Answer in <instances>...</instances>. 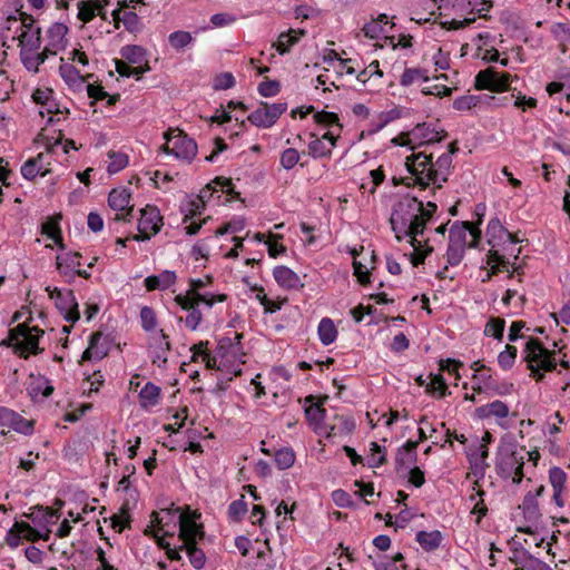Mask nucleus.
<instances>
[{
    "mask_svg": "<svg viewBox=\"0 0 570 570\" xmlns=\"http://www.w3.org/2000/svg\"><path fill=\"white\" fill-rule=\"evenodd\" d=\"M436 134L430 130L426 124L415 126L410 132L395 137L393 142L399 146H406L412 154L405 157V168L409 176L405 177L406 185L417 186L421 189L435 191L448 180L452 168V148L439 155L435 159L432 153L426 150L415 151L416 147L429 145L435 140Z\"/></svg>",
    "mask_w": 570,
    "mask_h": 570,
    "instance_id": "obj_1",
    "label": "nucleus"
},
{
    "mask_svg": "<svg viewBox=\"0 0 570 570\" xmlns=\"http://www.w3.org/2000/svg\"><path fill=\"white\" fill-rule=\"evenodd\" d=\"M435 210V203L428 200L424 204L423 200L410 194L395 195L391 200L392 229L397 239L406 238L413 247V265L423 263L428 254L433 250L429 245L430 238L424 237V229Z\"/></svg>",
    "mask_w": 570,
    "mask_h": 570,
    "instance_id": "obj_2",
    "label": "nucleus"
},
{
    "mask_svg": "<svg viewBox=\"0 0 570 570\" xmlns=\"http://www.w3.org/2000/svg\"><path fill=\"white\" fill-rule=\"evenodd\" d=\"M489 249L480 265V279L489 282L492 276L507 273L511 276L515 271V261L521 253L520 239L511 234L498 218L489 222L487 227Z\"/></svg>",
    "mask_w": 570,
    "mask_h": 570,
    "instance_id": "obj_3",
    "label": "nucleus"
},
{
    "mask_svg": "<svg viewBox=\"0 0 570 570\" xmlns=\"http://www.w3.org/2000/svg\"><path fill=\"white\" fill-rule=\"evenodd\" d=\"M227 296L214 289L212 277L190 278L188 288L175 296L174 301L181 311L186 312L185 326L190 331H197L203 323L204 309H210L218 303H224Z\"/></svg>",
    "mask_w": 570,
    "mask_h": 570,
    "instance_id": "obj_4",
    "label": "nucleus"
},
{
    "mask_svg": "<svg viewBox=\"0 0 570 570\" xmlns=\"http://www.w3.org/2000/svg\"><path fill=\"white\" fill-rule=\"evenodd\" d=\"M198 519L199 514L195 511L171 505L153 512L146 533L159 541V539L173 537L178 530L180 540L190 542L200 532L202 523L198 522Z\"/></svg>",
    "mask_w": 570,
    "mask_h": 570,
    "instance_id": "obj_5",
    "label": "nucleus"
},
{
    "mask_svg": "<svg viewBox=\"0 0 570 570\" xmlns=\"http://www.w3.org/2000/svg\"><path fill=\"white\" fill-rule=\"evenodd\" d=\"M314 121L326 130L322 134H309L308 154L314 159L330 158L342 132L340 118L335 112L316 111Z\"/></svg>",
    "mask_w": 570,
    "mask_h": 570,
    "instance_id": "obj_6",
    "label": "nucleus"
},
{
    "mask_svg": "<svg viewBox=\"0 0 570 570\" xmlns=\"http://www.w3.org/2000/svg\"><path fill=\"white\" fill-rule=\"evenodd\" d=\"M243 335L235 333L233 337H222L213 354L215 370L230 375H239L245 363V352L240 343Z\"/></svg>",
    "mask_w": 570,
    "mask_h": 570,
    "instance_id": "obj_7",
    "label": "nucleus"
},
{
    "mask_svg": "<svg viewBox=\"0 0 570 570\" xmlns=\"http://www.w3.org/2000/svg\"><path fill=\"white\" fill-rule=\"evenodd\" d=\"M524 449H520L514 439L507 434L501 438L497 453V469L504 478L520 483L523 478Z\"/></svg>",
    "mask_w": 570,
    "mask_h": 570,
    "instance_id": "obj_8",
    "label": "nucleus"
},
{
    "mask_svg": "<svg viewBox=\"0 0 570 570\" xmlns=\"http://www.w3.org/2000/svg\"><path fill=\"white\" fill-rule=\"evenodd\" d=\"M165 142L161 150L183 164H191L198 148L197 144L187 134L177 128H170L164 134Z\"/></svg>",
    "mask_w": 570,
    "mask_h": 570,
    "instance_id": "obj_9",
    "label": "nucleus"
},
{
    "mask_svg": "<svg viewBox=\"0 0 570 570\" xmlns=\"http://www.w3.org/2000/svg\"><path fill=\"white\" fill-rule=\"evenodd\" d=\"M523 354L529 368L538 380L542 379L546 372H550L557 366L554 352L547 350L535 338L527 341Z\"/></svg>",
    "mask_w": 570,
    "mask_h": 570,
    "instance_id": "obj_10",
    "label": "nucleus"
},
{
    "mask_svg": "<svg viewBox=\"0 0 570 570\" xmlns=\"http://www.w3.org/2000/svg\"><path fill=\"white\" fill-rule=\"evenodd\" d=\"M42 335L43 332L37 326L23 323L10 330L8 342L21 356L27 357L40 351L39 341Z\"/></svg>",
    "mask_w": 570,
    "mask_h": 570,
    "instance_id": "obj_11",
    "label": "nucleus"
},
{
    "mask_svg": "<svg viewBox=\"0 0 570 570\" xmlns=\"http://www.w3.org/2000/svg\"><path fill=\"white\" fill-rule=\"evenodd\" d=\"M492 441L490 432H485L482 438L473 436L465 448V454L470 463L471 472L476 478H483L488 468L487 458L489 454L488 445Z\"/></svg>",
    "mask_w": 570,
    "mask_h": 570,
    "instance_id": "obj_12",
    "label": "nucleus"
},
{
    "mask_svg": "<svg viewBox=\"0 0 570 570\" xmlns=\"http://www.w3.org/2000/svg\"><path fill=\"white\" fill-rule=\"evenodd\" d=\"M304 411L308 425L316 434L324 438L336 435V424L326 421V411L321 401L312 395L305 397Z\"/></svg>",
    "mask_w": 570,
    "mask_h": 570,
    "instance_id": "obj_13",
    "label": "nucleus"
},
{
    "mask_svg": "<svg viewBox=\"0 0 570 570\" xmlns=\"http://www.w3.org/2000/svg\"><path fill=\"white\" fill-rule=\"evenodd\" d=\"M474 416L482 421L493 420L503 430H509L513 425V414L510 413L508 404L501 400L478 406L474 410Z\"/></svg>",
    "mask_w": 570,
    "mask_h": 570,
    "instance_id": "obj_14",
    "label": "nucleus"
},
{
    "mask_svg": "<svg viewBox=\"0 0 570 570\" xmlns=\"http://www.w3.org/2000/svg\"><path fill=\"white\" fill-rule=\"evenodd\" d=\"M46 292L67 322L79 320L78 303L71 289L47 286Z\"/></svg>",
    "mask_w": 570,
    "mask_h": 570,
    "instance_id": "obj_15",
    "label": "nucleus"
},
{
    "mask_svg": "<svg viewBox=\"0 0 570 570\" xmlns=\"http://www.w3.org/2000/svg\"><path fill=\"white\" fill-rule=\"evenodd\" d=\"M517 77L508 72H500L495 68L489 67L476 73L474 82L479 90H489L492 92H504L510 88V83Z\"/></svg>",
    "mask_w": 570,
    "mask_h": 570,
    "instance_id": "obj_16",
    "label": "nucleus"
},
{
    "mask_svg": "<svg viewBox=\"0 0 570 570\" xmlns=\"http://www.w3.org/2000/svg\"><path fill=\"white\" fill-rule=\"evenodd\" d=\"M163 227V217L157 207L147 205L140 210L138 219V234L132 237L134 240L145 242L157 235Z\"/></svg>",
    "mask_w": 570,
    "mask_h": 570,
    "instance_id": "obj_17",
    "label": "nucleus"
},
{
    "mask_svg": "<svg viewBox=\"0 0 570 570\" xmlns=\"http://www.w3.org/2000/svg\"><path fill=\"white\" fill-rule=\"evenodd\" d=\"M286 109L287 105L285 102H262L247 116V120L258 128L267 129L276 124Z\"/></svg>",
    "mask_w": 570,
    "mask_h": 570,
    "instance_id": "obj_18",
    "label": "nucleus"
},
{
    "mask_svg": "<svg viewBox=\"0 0 570 570\" xmlns=\"http://www.w3.org/2000/svg\"><path fill=\"white\" fill-rule=\"evenodd\" d=\"M206 205L196 195L188 196L181 205L184 213L183 228L187 235H195L199 232L206 219L197 222L196 218L205 210Z\"/></svg>",
    "mask_w": 570,
    "mask_h": 570,
    "instance_id": "obj_19",
    "label": "nucleus"
},
{
    "mask_svg": "<svg viewBox=\"0 0 570 570\" xmlns=\"http://www.w3.org/2000/svg\"><path fill=\"white\" fill-rule=\"evenodd\" d=\"M22 540L35 542L38 540L48 541L49 539L39 528H36V525L32 527L30 523L23 521H14L6 534V542L10 548L14 549L20 546Z\"/></svg>",
    "mask_w": 570,
    "mask_h": 570,
    "instance_id": "obj_20",
    "label": "nucleus"
},
{
    "mask_svg": "<svg viewBox=\"0 0 570 570\" xmlns=\"http://www.w3.org/2000/svg\"><path fill=\"white\" fill-rule=\"evenodd\" d=\"M131 193L126 187L114 188L108 196V205L115 212L114 220L129 222L134 206L130 204Z\"/></svg>",
    "mask_w": 570,
    "mask_h": 570,
    "instance_id": "obj_21",
    "label": "nucleus"
},
{
    "mask_svg": "<svg viewBox=\"0 0 570 570\" xmlns=\"http://www.w3.org/2000/svg\"><path fill=\"white\" fill-rule=\"evenodd\" d=\"M169 351L170 343L163 330H158L149 335L148 352L153 364L164 367L167 363Z\"/></svg>",
    "mask_w": 570,
    "mask_h": 570,
    "instance_id": "obj_22",
    "label": "nucleus"
},
{
    "mask_svg": "<svg viewBox=\"0 0 570 570\" xmlns=\"http://www.w3.org/2000/svg\"><path fill=\"white\" fill-rule=\"evenodd\" d=\"M50 151L40 153L36 157L29 158L21 166V175L27 180H33L37 176H46L51 171Z\"/></svg>",
    "mask_w": 570,
    "mask_h": 570,
    "instance_id": "obj_23",
    "label": "nucleus"
},
{
    "mask_svg": "<svg viewBox=\"0 0 570 570\" xmlns=\"http://www.w3.org/2000/svg\"><path fill=\"white\" fill-rule=\"evenodd\" d=\"M68 27L62 22L52 23L46 32L45 50L49 56L58 55L68 45Z\"/></svg>",
    "mask_w": 570,
    "mask_h": 570,
    "instance_id": "obj_24",
    "label": "nucleus"
},
{
    "mask_svg": "<svg viewBox=\"0 0 570 570\" xmlns=\"http://www.w3.org/2000/svg\"><path fill=\"white\" fill-rule=\"evenodd\" d=\"M118 30L121 26L129 32H137L141 28L138 14L131 10L116 6L109 11V21Z\"/></svg>",
    "mask_w": 570,
    "mask_h": 570,
    "instance_id": "obj_25",
    "label": "nucleus"
},
{
    "mask_svg": "<svg viewBox=\"0 0 570 570\" xmlns=\"http://www.w3.org/2000/svg\"><path fill=\"white\" fill-rule=\"evenodd\" d=\"M109 0H87L78 3V18L82 22H89L95 17L109 21Z\"/></svg>",
    "mask_w": 570,
    "mask_h": 570,
    "instance_id": "obj_26",
    "label": "nucleus"
},
{
    "mask_svg": "<svg viewBox=\"0 0 570 570\" xmlns=\"http://www.w3.org/2000/svg\"><path fill=\"white\" fill-rule=\"evenodd\" d=\"M475 48L474 57L482 59L485 62H494L499 60V52L494 48V37L490 32L478 33L472 43Z\"/></svg>",
    "mask_w": 570,
    "mask_h": 570,
    "instance_id": "obj_27",
    "label": "nucleus"
},
{
    "mask_svg": "<svg viewBox=\"0 0 570 570\" xmlns=\"http://www.w3.org/2000/svg\"><path fill=\"white\" fill-rule=\"evenodd\" d=\"M233 191V184L229 179L217 177L205 186L197 197L206 205L208 203L219 202L223 194H230Z\"/></svg>",
    "mask_w": 570,
    "mask_h": 570,
    "instance_id": "obj_28",
    "label": "nucleus"
},
{
    "mask_svg": "<svg viewBox=\"0 0 570 570\" xmlns=\"http://www.w3.org/2000/svg\"><path fill=\"white\" fill-rule=\"evenodd\" d=\"M18 38L20 50H39L41 43L40 28L33 20H23Z\"/></svg>",
    "mask_w": 570,
    "mask_h": 570,
    "instance_id": "obj_29",
    "label": "nucleus"
},
{
    "mask_svg": "<svg viewBox=\"0 0 570 570\" xmlns=\"http://www.w3.org/2000/svg\"><path fill=\"white\" fill-rule=\"evenodd\" d=\"M0 425H8L13 431L29 435L33 432V423L12 410L0 407Z\"/></svg>",
    "mask_w": 570,
    "mask_h": 570,
    "instance_id": "obj_30",
    "label": "nucleus"
},
{
    "mask_svg": "<svg viewBox=\"0 0 570 570\" xmlns=\"http://www.w3.org/2000/svg\"><path fill=\"white\" fill-rule=\"evenodd\" d=\"M81 255L75 252H67L57 255L56 266L60 275L67 281H73L77 276V268L81 266Z\"/></svg>",
    "mask_w": 570,
    "mask_h": 570,
    "instance_id": "obj_31",
    "label": "nucleus"
},
{
    "mask_svg": "<svg viewBox=\"0 0 570 570\" xmlns=\"http://www.w3.org/2000/svg\"><path fill=\"white\" fill-rule=\"evenodd\" d=\"M394 23L390 21L386 14H380L377 18L366 22L363 27L365 37L379 40L385 38L389 40V32L393 29Z\"/></svg>",
    "mask_w": 570,
    "mask_h": 570,
    "instance_id": "obj_32",
    "label": "nucleus"
},
{
    "mask_svg": "<svg viewBox=\"0 0 570 570\" xmlns=\"http://www.w3.org/2000/svg\"><path fill=\"white\" fill-rule=\"evenodd\" d=\"M27 392L32 400H42L53 392V386L48 377L41 374H30Z\"/></svg>",
    "mask_w": 570,
    "mask_h": 570,
    "instance_id": "obj_33",
    "label": "nucleus"
},
{
    "mask_svg": "<svg viewBox=\"0 0 570 570\" xmlns=\"http://www.w3.org/2000/svg\"><path fill=\"white\" fill-rule=\"evenodd\" d=\"M29 518L36 528H39L48 539L50 538L51 525L59 520L57 511L49 508H39L38 510L32 511L29 514Z\"/></svg>",
    "mask_w": 570,
    "mask_h": 570,
    "instance_id": "obj_34",
    "label": "nucleus"
},
{
    "mask_svg": "<svg viewBox=\"0 0 570 570\" xmlns=\"http://www.w3.org/2000/svg\"><path fill=\"white\" fill-rule=\"evenodd\" d=\"M424 62H431L434 70L445 71L451 68V51L441 46H433L429 52L423 56Z\"/></svg>",
    "mask_w": 570,
    "mask_h": 570,
    "instance_id": "obj_35",
    "label": "nucleus"
},
{
    "mask_svg": "<svg viewBox=\"0 0 570 570\" xmlns=\"http://www.w3.org/2000/svg\"><path fill=\"white\" fill-rule=\"evenodd\" d=\"M273 276L276 283L286 289H299L304 286L301 277L287 266H276Z\"/></svg>",
    "mask_w": 570,
    "mask_h": 570,
    "instance_id": "obj_36",
    "label": "nucleus"
},
{
    "mask_svg": "<svg viewBox=\"0 0 570 570\" xmlns=\"http://www.w3.org/2000/svg\"><path fill=\"white\" fill-rule=\"evenodd\" d=\"M177 282V274L174 271L165 269L156 275L145 278V286L148 291H166Z\"/></svg>",
    "mask_w": 570,
    "mask_h": 570,
    "instance_id": "obj_37",
    "label": "nucleus"
},
{
    "mask_svg": "<svg viewBox=\"0 0 570 570\" xmlns=\"http://www.w3.org/2000/svg\"><path fill=\"white\" fill-rule=\"evenodd\" d=\"M204 537L203 525H200V532L195 535V538L190 542H183L181 548H185L190 564L200 570L205 567L206 556L203 550L196 547V542Z\"/></svg>",
    "mask_w": 570,
    "mask_h": 570,
    "instance_id": "obj_38",
    "label": "nucleus"
},
{
    "mask_svg": "<svg viewBox=\"0 0 570 570\" xmlns=\"http://www.w3.org/2000/svg\"><path fill=\"white\" fill-rule=\"evenodd\" d=\"M160 395V387L151 382H147L139 392V404L144 410L149 411L159 404Z\"/></svg>",
    "mask_w": 570,
    "mask_h": 570,
    "instance_id": "obj_39",
    "label": "nucleus"
},
{
    "mask_svg": "<svg viewBox=\"0 0 570 570\" xmlns=\"http://www.w3.org/2000/svg\"><path fill=\"white\" fill-rule=\"evenodd\" d=\"M525 532L529 537L524 539V544H527L529 548L531 546L538 548L544 547L547 553L554 557V552L552 551V543L557 541L559 531H553L549 537V540L546 537H539V534L531 528H527Z\"/></svg>",
    "mask_w": 570,
    "mask_h": 570,
    "instance_id": "obj_40",
    "label": "nucleus"
},
{
    "mask_svg": "<svg viewBox=\"0 0 570 570\" xmlns=\"http://www.w3.org/2000/svg\"><path fill=\"white\" fill-rule=\"evenodd\" d=\"M121 57L129 63L146 67L148 65L147 51L141 46L127 45L120 50Z\"/></svg>",
    "mask_w": 570,
    "mask_h": 570,
    "instance_id": "obj_41",
    "label": "nucleus"
},
{
    "mask_svg": "<svg viewBox=\"0 0 570 570\" xmlns=\"http://www.w3.org/2000/svg\"><path fill=\"white\" fill-rule=\"evenodd\" d=\"M49 55L43 49L42 52L38 50H20V58L28 71L38 72L40 65H42Z\"/></svg>",
    "mask_w": 570,
    "mask_h": 570,
    "instance_id": "obj_42",
    "label": "nucleus"
},
{
    "mask_svg": "<svg viewBox=\"0 0 570 570\" xmlns=\"http://www.w3.org/2000/svg\"><path fill=\"white\" fill-rule=\"evenodd\" d=\"M61 61H63V58H61ZM59 73L65 82L71 88L79 89L85 83L83 77L71 63L62 62L59 67Z\"/></svg>",
    "mask_w": 570,
    "mask_h": 570,
    "instance_id": "obj_43",
    "label": "nucleus"
},
{
    "mask_svg": "<svg viewBox=\"0 0 570 570\" xmlns=\"http://www.w3.org/2000/svg\"><path fill=\"white\" fill-rule=\"evenodd\" d=\"M129 165V156L125 151H108L106 170L109 175L118 174Z\"/></svg>",
    "mask_w": 570,
    "mask_h": 570,
    "instance_id": "obj_44",
    "label": "nucleus"
},
{
    "mask_svg": "<svg viewBox=\"0 0 570 570\" xmlns=\"http://www.w3.org/2000/svg\"><path fill=\"white\" fill-rule=\"evenodd\" d=\"M430 79L429 71L424 68H406L400 77V85L410 87Z\"/></svg>",
    "mask_w": 570,
    "mask_h": 570,
    "instance_id": "obj_45",
    "label": "nucleus"
},
{
    "mask_svg": "<svg viewBox=\"0 0 570 570\" xmlns=\"http://www.w3.org/2000/svg\"><path fill=\"white\" fill-rule=\"evenodd\" d=\"M472 236L473 232L468 224L455 223L450 229L449 244L466 248L468 237Z\"/></svg>",
    "mask_w": 570,
    "mask_h": 570,
    "instance_id": "obj_46",
    "label": "nucleus"
},
{
    "mask_svg": "<svg viewBox=\"0 0 570 570\" xmlns=\"http://www.w3.org/2000/svg\"><path fill=\"white\" fill-rule=\"evenodd\" d=\"M443 535L439 530L433 531H419L416 533V541L425 551H432L440 547Z\"/></svg>",
    "mask_w": 570,
    "mask_h": 570,
    "instance_id": "obj_47",
    "label": "nucleus"
},
{
    "mask_svg": "<svg viewBox=\"0 0 570 570\" xmlns=\"http://www.w3.org/2000/svg\"><path fill=\"white\" fill-rule=\"evenodd\" d=\"M317 334L323 345L334 343L337 337V330L334 322L328 317L322 318L317 326Z\"/></svg>",
    "mask_w": 570,
    "mask_h": 570,
    "instance_id": "obj_48",
    "label": "nucleus"
},
{
    "mask_svg": "<svg viewBox=\"0 0 570 570\" xmlns=\"http://www.w3.org/2000/svg\"><path fill=\"white\" fill-rule=\"evenodd\" d=\"M250 297L259 302V304L264 307L265 313L273 314L281 309L282 304L279 302L269 299L266 293L264 292L263 287L258 285H253L250 287Z\"/></svg>",
    "mask_w": 570,
    "mask_h": 570,
    "instance_id": "obj_49",
    "label": "nucleus"
},
{
    "mask_svg": "<svg viewBox=\"0 0 570 570\" xmlns=\"http://www.w3.org/2000/svg\"><path fill=\"white\" fill-rule=\"evenodd\" d=\"M237 108H239L242 111L246 110V107L243 102L229 101L226 108L217 109L215 111L214 116L212 117V120L220 125L226 124L232 119L238 121L239 116L232 114V111Z\"/></svg>",
    "mask_w": 570,
    "mask_h": 570,
    "instance_id": "obj_50",
    "label": "nucleus"
},
{
    "mask_svg": "<svg viewBox=\"0 0 570 570\" xmlns=\"http://www.w3.org/2000/svg\"><path fill=\"white\" fill-rule=\"evenodd\" d=\"M438 6L435 0H426L424 2L423 11H420L419 8H414L411 10V20L416 23L429 22L435 16Z\"/></svg>",
    "mask_w": 570,
    "mask_h": 570,
    "instance_id": "obj_51",
    "label": "nucleus"
},
{
    "mask_svg": "<svg viewBox=\"0 0 570 570\" xmlns=\"http://www.w3.org/2000/svg\"><path fill=\"white\" fill-rule=\"evenodd\" d=\"M208 342H200L195 344L191 348V361L195 363H202L207 368H214L213 355L207 352Z\"/></svg>",
    "mask_w": 570,
    "mask_h": 570,
    "instance_id": "obj_52",
    "label": "nucleus"
},
{
    "mask_svg": "<svg viewBox=\"0 0 570 570\" xmlns=\"http://www.w3.org/2000/svg\"><path fill=\"white\" fill-rule=\"evenodd\" d=\"M353 256H355V252L352 253ZM353 268H354V275L356 276L357 281L362 285H366L370 283V273L373 268V259L371 258L368 263H363L362 261L354 257L353 259Z\"/></svg>",
    "mask_w": 570,
    "mask_h": 570,
    "instance_id": "obj_53",
    "label": "nucleus"
},
{
    "mask_svg": "<svg viewBox=\"0 0 570 570\" xmlns=\"http://www.w3.org/2000/svg\"><path fill=\"white\" fill-rule=\"evenodd\" d=\"M150 70L149 65H146V67L137 66L131 67L129 62L117 60L116 61V71L121 77H136L139 79L145 72H148Z\"/></svg>",
    "mask_w": 570,
    "mask_h": 570,
    "instance_id": "obj_54",
    "label": "nucleus"
},
{
    "mask_svg": "<svg viewBox=\"0 0 570 570\" xmlns=\"http://www.w3.org/2000/svg\"><path fill=\"white\" fill-rule=\"evenodd\" d=\"M139 317L142 330L149 335L158 331L156 313L151 307H141Z\"/></svg>",
    "mask_w": 570,
    "mask_h": 570,
    "instance_id": "obj_55",
    "label": "nucleus"
},
{
    "mask_svg": "<svg viewBox=\"0 0 570 570\" xmlns=\"http://www.w3.org/2000/svg\"><path fill=\"white\" fill-rule=\"evenodd\" d=\"M39 114L42 118L47 115L48 122L59 121L63 117V112L60 110L55 97L39 107Z\"/></svg>",
    "mask_w": 570,
    "mask_h": 570,
    "instance_id": "obj_56",
    "label": "nucleus"
},
{
    "mask_svg": "<svg viewBox=\"0 0 570 570\" xmlns=\"http://www.w3.org/2000/svg\"><path fill=\"white\" fill-rule=\"evenodd\" d=\"M194 38L188 31H174L168 36V42L175 50H183L193 42Z\"/></svg>",
    "mask_w": 570,
    "mask_h": 570,
    "instance_id": "obj_57",
    "label": "nucleus"
},
{
    "mask_svg": "<svg viewBox=\"0 0 570 570\" xmlns=\"http://www.w3.org/2000/svg\"><path fill=\"white\" fill-rule=\"evenodd\" d=\"M504 327V320L491 317L484 326V335L501 341L503 338Z\"/></svg>",
    "mask_w": 570,
    "mask_h": 570,
    "instance_id": "obj_58",
    "label": "nucleus"
},
{
    "mask_svg": "<svg viewBox=\"0 0 570 570\" xmlns=\"http://www.w3.org/2000/svg\"><path fill=\"white\" fill-rule=\"evenodd\" d=\"M42 234L52 239L56 245L63 248L59 223L57 219H49L42 224Z\"/></svg>",
    "mask_w": 570,
    "mask_h": 570,
    "instance_id": "obj_59",
    "label": "nucleus"
},
{
    "mask_svg": "<svg viewBox=\"0 0 570 570\" xmlns=\"http://www.w3.org/2000/svg\"><path fill=\"white\" fill-rule=\"evenodd\" d=\"M274 461L279 470L289 469L295 462V453L289 448H283L276 451Z\"/></svg>",
    "mask_w": 570,
    "mask_h": 570,
    "instance_id": "obj_60",
    "label": "nucleus"
},
{
    "mask_svg": "<svg viewBox=\"0 0 570 570\" xmlns=\"http://www.w3.org/2000/svg\"><path fill=\"white\" fill-rule=\"evenodd\" d=\"M337 80L338 79L335 77L333 71H330L328 68H324V70L317 75L314 87L316 89L322 88L323 91H327L331 90V87L338 88L336 85Z\"/></svg>",
    "mask_w": 570,
    "mask_h": 570,
    "instance_id": "obj_61",
    "label": "nucleus"
},
{
    "mask_svg": "<svg viewBox=\"0 0 570 570\" xmlns=\"http://www.w3.org/2000/svg\"><path fill=\"white\" fill-rule=\"evenodd\" d=\"M383 77V72L380 69L379 61H372L364 70L356 75V79L366 85V82L371 81L373 78L381 79Z\"/></svg>",
    "mask_w": 570,
    "mask_h": 570,
    "instance_id": "obj_62",
    "label": "nucleus"
},
{
    "mask_svg": "<svg viewBox=\"0 0 570 570\" xmlns=\"http://www.w3.org/2000/svg\"><path fill=\"white\" fill-rule=\"evenodd\" d=\"M567 473L559 466H552L549 470V482L552 490L563 491L567 483Z\"/></svg>",
    "mask_w": 570,
    "mask_h": 570,
    "instance_id": "obj_63",
    "label": "nucleus"
},
{
    "mask_svg": "<svg viewBox=\"0 0 570 570\" xmlns=\"http://www.w3.org/2000/svg\"><path fill=\"white\" fill-rule=\"evenodd\" d=\"M402 561V553H396L392 560L374 561L373 564L375 570H411L407 564L401 563Z\"/></svg>",
    "mask_w": 570,
    "mask_h": 570,
    "instance_id": "obj_64",
    "label": "nucleus"
}]
</instances>
